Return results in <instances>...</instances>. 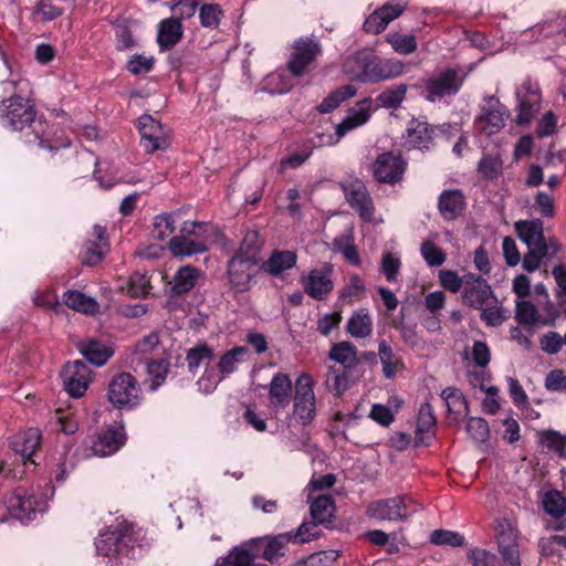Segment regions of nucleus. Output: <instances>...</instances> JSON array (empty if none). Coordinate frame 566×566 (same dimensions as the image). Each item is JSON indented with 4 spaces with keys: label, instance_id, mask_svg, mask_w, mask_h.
Masks as SVG:
<instances>
[{
    "label": "nucleus",
    "instance_id": "1",
    "mask_svg": "<svg viewBox=\"0 0 566 566\" xmlns=\"http://www.w3.org/2000/svg\"><path fill=\"white\" fill-rule=\"evenodd\" d=\"M4 91L15 93L1 105V123L12 130L23 132L29 129L33 138L28 143H36L39 147L55 150L60 147H69L70 142H59L51 137V130L46 122L36 117V111L32 101L27 96L30 92V83L27 80H10L3 83Z\"/></svg>",
    "mask_w": 566,
    "mask_h": 566
},
{
    "label": "nucleus",
    "instance_id": "2",
    "mask_svg": "<svg viewBox=\"0 0 566 566\" xmlns=\"http://www.w3.org/2000/svg\"><path fill=\"white\" fill-rule=\"evenodd\" d=\"M53 495L54 488L49 484L44 490L40 485L30 489L19 486L6 499L4 504L12 517L30 522L48 510V503Z\"/></svg>",
    "mask_w": 566,
    "mask_h": 566
},
{
    "label": "nucleus",
    "instance_id": "3",
    "mask_svg": "<svg viewBox=\"0 0 566 566\" xmlns=\"http://www.w3.org/2000/svg\"><path fill=\"white\" fill-rule=\"evenodd\" d=\"M360 66L348 65V71L356 81L363 83H377L400 76L405 72V64L396 59L381 60L370 51L364 49L355 57Z\"/></svg>",
    "mask_w": 566,
    "mask_h": 566
},
{
    "label": "nucleus",
    "instance_id": "4",
    "mask_svg": "<svg viewBox=\"0 0 566 566\" xmlns=\"http://www.w3.org/2000/svg\"><path fill=\"white\" fill-rule=\"evenodd\" d=\"M420 510V505L410 496H394L369 504L367 514L380 521H402Z\"/></svg>",
    "mask_w": 566,
    "mask_h": 566
},
{
    "label": "nucleus",
    "instance_id": "5",
    "mask_svg": "<svg viewBox=\"0 0 566 566\" xmlns=\"http://www.w3.org/2000/svg\"><path fill=\"white\" fill-rule=\"evenodd\" d=\"M126 441L124 426L120 421H114L105 430L99 432L95 438L85 441V457H109L116 453Z\"/></svg>",
    "mask_w": 566,
    "mask_h": 566
},
{
    "label": "nucleus",
    "instance_id": "6",
    "mask_svg": "<svg viewBox=\"0 0 566 566\" xmlns=\"http://www.w3.org/2000/svg\"><path fill=\"white\" fill-rule=\"evenodd\" d=\"M293 416L302 426L311 424L316 416L314 381L306 373L301 374L295 382Z\"/></svg>",
    "mask_w": 566,
    "mask_h": 566
},
{
    "label": "nucleus",
    "instance_id": "7",
    "mask_svg": "<svg viewBox=\"0 0 566 566\" xmlns=\"http://www.w3.org/2000/svg\"><path fill=\"white\" fill-rule=\"evenodd\" d=\"M495 538L504 566H521L518 531L511 520H499L495 526Z\"/></svg>",
    "mask_w": 566,
    "mask_h": 566
},
{
    "label": "nucleus",
    "instance_id": "8",
    "mask_svg": "<svg viewBox=\"0 0 566 566\" xmlns=\"http://www.w3.org/2000/svg\"><path fill=\"white\" fill-rule=\"evenodd\" d=\"M334 266L323 263L319 268L311 269L301 275L300 282L304 292L316 301H324L334 290Z\"/></svg>",
    "mask_w": 566,
    "mask_h": 566
},
{
    "label": "nucleus",
    "instance_id": "9",
    "mask_svg": "<svg viewBox=\"0 0 566 566\" xmlns=\"http://www.w3.org/2000/svg\"><path fill=\"white\" fill-rule=\"evenodd\" d=\"M108 400L117 408H133L140 402V389L128 373L116 375L108 386Z\"/></svg>",
    "mask_w": 566,
    "mask_h": 566
},
{
    "label": "nucleus",
    "instance_id": "10",
    "mask_svg": "<svg viewBox=\"0 0 566 566\" xmlns=\"http://www.w3.org/2000/svg\"><path fill=\"white\" fill-rule=\"evenodd\" d=\"M465 75L457 69H447L432 75L424 85L428 101L436 102L442 97L457 94L464 82Z\"/></svg>",
    "mask_w": 566,
    "mask_h": 566
},
{
    "label": "nucleus",
    "instance_id": "11",
    "mask_svg": "<svg viewBox=\"0 0 566 566\" xmlns=\"http://www.w3.org/2000/svg\"><path fill=\"white\" fill-rule=\"evenodd\" d=\"M507 112L504 105L494 97L489 96L481 106L480 114L475 118V128L486 136L497 134L505 126Z\"/></svg>",
    "mask_w": 566,
    "mask_h": 566
},
{
    "label": "nucleus",
    "instance_id": "12",
    "mask_svg": "<svg viewBox=\"0 0 566 566\" xmlns=\"http://www.w3.org/2000/svg\"><path fill=\"white\" fill-rule=\"evenodd\" d=\"M140 144L147 153L164 150L169 147V137L161 123L148 114L138 118Z\"/></svg>",
    "mask_w": 566,
    "mask_h": 566
},
{
    "label": "nucleus",
    "instance_id": "13",
    "mask_svg": "<svg viewBox=\"0 0 566 566\" xmlns=\"http://www.w3.org/2000/svg\"><path fill=\"white\" fill-rule=\"evenodd\" d=\"M259 270V263L241 259V256H231L228 261V280L231 289L235 293L248 292L252 286V280Z\"/></svg>",
    "mask_w": 566,
    "mask_h": 566
},
{
    "label": "nucleus",
    "instance_id": "14",
    "mask_svg": "<svg viewBox=\"0 0 566 566\" xmlns=\"http://www.w3.org/2000/svg\"><path fill=\"white\" fill-rule=\"evenodd\" d=\"M65 390L71 397H82L91 381V369L82 360L67 363L62 371Z\"/></svg>",
    "mask_w": 566,
    "mask_h": 566
},
{
    "label": "nucleus",
    "instance_id": "15",
    "mask_svg": "<svg viewBox=\"0 0 566 566\" xmlns=\"http://www.w3.org/2000/svg\"><path fill=\"white\" fill-rule=\"evenodd\" d=\"M345 198L349 206L357 211L359 217L367 222L374 218V202L373 199L360 180L348 181L343 185Z\"/></svg>",
    "mask_w": 566,
    "mask_h": 566
},
{
    "label": "nucleus",
    "instance_id": "16",
    "mask_svg": "<svg viewBox=\"0 0 566 566\" xmlns=\"http://www.w3.org/2000/svg\"><path fill=\"white\" fill-rule=\"evenodd\" d=\"M462 298L467 305L476 310L490 303H496V297L488 282L471 273L465 274Z\"/></svg>",
    "mask_w": 566,
    "mask_h": 566
},
{
    "label": "nucleus",
    "instance_id": "17",
    "mask_svg": "<svg viewBox=\"0 0 566 566\" xmlns=\"http://www.w3.org/2000/svg\"><path fill=\"white\" fill-rule=\"evenodd\" d=\"M406 166L407 164L400 155L384 153L377 157L374 164V176L380 182L394 185L402 179Z\"/></svg>",
    "mask_w": 566,
    "mask_h": 566
},
{
    "label": "nucleus",
    "instance_id": "18",
    "mask_svg": "<svg viewBox=\"0 0 566 566\" xmlns=\"http://www.w3.org/2000/svg\"><path fill=\"white\" fill-rule=\"evenodd\" d=\"M319 43L313 39H300L294 44V52L289 61V71L294 76L304 74L306 67L319 54Z\"/></svg>",
    "mask_w": 566,
    "mask_h": 566
},
{
    "label": "nucleus",
    "instance_id": "19",
    "mask_svg": "<svg viewBox=\"0 0 566 566\" xmlns=\"http://www.w3.org/2000/svg\"><path fill=\"white\" fill-rule=\"evenodd\" d=\"M41 431L38 428H30L14 434L10 440L11 449L21 458L23 465L31 467L34 464L32 455L40 446Z\"/></svg>",
    "mask_w": 566,
    "mask_h": 566
},
{
    "label": "nucleus",
    "instance_id": "20",
    "mask_svg": "<svg viewBox=\"0 0 566 566\" xmlns=\"http://www.w3.org/2000/svg\"><path fill=\"white\" fill-rule=\"evenodd\" d=\"M251 541H255L256 556H259L260 551L263 548L261 556L271 563L276 562L280 557L284 556L286 545L292 543L291 535L287 532L275 536L256 537Z\"/></svg>",
    "mask_w": 566,
    "mask_h": 566
},
{
    "label": "nucleus",
    "instance_id": "21",
    "mask_svg": "<svg viewBox=\"0 0 566 566\" xmlns=\"http://www.w3.org/2000/svg\"><path fill=\"white\" fill-rule=\"evenodd\" d=\"M292 398V381L286 374L276 373L269 385V401L273 410L285 409Z\"/></svg>",
    "mask_w": 566,
    "mask_h": 566
},
{
    "label": "nucleus",
    "instance_id": "22",
    "mask_svg": "<svg viewBox=\"0 0 566 566\" xmlns=\"http://www.w3.org/2000/svg\"><path fill=\"white\" fill-rule=\"evenodd\" d=\"M373 112V99H361L359 103L356 104L355 107H353L348 112L347 116L336 126L337 136L343 137L349 130L366 124L369 120Z\"/></svg>",
    "mask_w": 566,
    "mask_h": 566
},
{
    "label": "nucleus",
    "instance_id": "23",
    "mask_svg": "<svg viewBox=\"0 0 566 566\" xmlns=\"http://www.w3.org/2000/svg\"><path fill=\"white\" fill-rule=\"evenodd\" d=\"M255 557V541H248L233 547L228 555L219 559L221 566H266L254 563Z\"/></svg>",
    "mask_w": 566,
    "mask_h": 566
},
{
    "label": "nucleus",
    "instance_id": "24",
    "mask_svg": "<svg viewBox=\"0 0 566 566\" xmlns=\"http://www.w3.org/2000/svg\"><path fill=\"white\" fill-rule=\"evenodd\" d=\"M208 237L192 239L185 235H176L169 241V250L174 256H191L205 253L208 250Z\"/></svg>",
    "mask_w": 566,
    "mask_h": 566
},
{
    "label": "nucleus",
    "instance_id": "25",
    "mask_svg": "<svg viewBox=\"0 0 566 566\" xmlns=\"http://www.w3.org/2000/svg\"><path fill=\"white\" fill-rule=\"evenodd\" d=\"M514 230L528 249H537L545 237L544 224L539 219L516 221Z\"/></svg>",
    "mask_w": 566,
    "mask_h": 566
},
{
    "label": "nucleus",
    "instance_id": "26",
    "mask_svg": "<svg viewBox=\"0 0 566 566\" xmlns=\"http://www.w3.org/2000/svg\"><path fill=\"white\" fill-rule=\"evenodd\" d=\"M164 353V348L159 340V335L157 333H150L149 335L144 336L140 340L136 343L132 350V360L134 364H144L148 360L154 359L155 356H159Z\"/></svg>",
    "mask_w": 566,
    "mask_h": 566
},
{
    "label": "nucleus",
    "instance_id": "27",
    "mask_svg": "<svg viewBox=\"0 0 566 566\" xmlns=\"http://www.w3.org/2000/svg\"><path fill=\"white\" fill-rule=\"evenodd\" d=\"M184 28L178 19L169 18L159 22L157 28V42L160 49L169 50L181 39Z\"/></svg>",
    "mask_w": 566,
    "mask_h": 566
},
{
    "label": "nucleus",
    "instance_id": "28",
    "mask_svg": "<svg viewBox=\"0 0 566 566\" xmlns=\"http://www.w3.org/2000/svg\"><path fill=\"white\" fill-rule=\"evenodd\" d=\"M297 254L289 250H275L270 258L262 264V269L272 276H279L284 271L296 265Z\"/></svg>",
    "mask_w": 566,
    "mask_h": 566
},
{
    "label": "nucleus",
    "instance_id": "29",
    "mask_svg": "<svg viewBox=\"0 0 566 566\" xmlns=\"http://www.w3.org/2000/svg\"><path fill=\"white\" fill-rule=\"evenodd\" d=\"M436 424V417L430 403H422L419 409L416 430V444L428 446L432 438V428Z\"/></svg>",
    "mask_w": 566,
    "mask_h": 566
},
{
    "label": "nucleus",
    "instance_id": "30",
    "mask_svg": "<svg viewBox=\"0 0 566 566\" xmlns=\"http://www.w3.org/2000/svg\"><path fill=\"white\" fill-rule=\"evenodd\" d=\"M432 142V133L428 123L411 120L407 128L406 144L416 149H428Z\"/></svg>",
    "mask_w": 566,
    "mask_h": 566
},
{
    "label": "nucleus",
    "instance_id": "31",
    "mask_svg": "<svg viewBox=\"0 0 566 566\" xmlns=\"http://www.w3.org/2000/svg\"><path fill=\"white\" fill-rule=\"evenodd\" d=\"M560 30L562 25L557 21L541 22L523 31L522 41L538 42L548 38H557L558 40H562L565 38V34H563Z\"/></svg>",
    "mask_w": 566,
    "mask_h": 566
},
{
    "label": "nucleus",
    "instance_id": "32",
    "mask_svg": "<svg viewBox=\"0 0 566 566\" xmlns=\"http://www.w3.org/2000/svg\"><path fill=\"white\" fill-rule=\"evenodd\" d=\"M464 209V198L459 190L443 191L439 198V210L447 220L459 217Z\"/></svg>",
    "mask_w": 566,
    "mask_h": 566
},
{
    "label": "nucleus",
    "instance_id": "33",
    "mask_svg": "<svg viewBox=\"0 0 566 566\" xmlns=\"http://www.w3.org/2000/svg\"><path fill=\"white\" fill-rule=\"evenodd\" d=\"M63 303L70 308L84 314L94 315L99 310V304L94 297L75 290H69L63 294Z\"/></svg>",
    "mask_w": 566,
    "mask_h": 566
},
{
    "label": "nucleus",
    "instance_id": "34",
    "mask_svg": "<svg viewBox=\"0 0 566 566\" xmlns=\"http://www.w3.org/2000/svg\"><path fill=\"white\" fill-rule=\"evenodd\" d=\"M78 350L91 364L97 367L105 365L113 355L109 346L93 339L78 344Z\"/></svg>",
    "mask_w": 566,
    "mask_h": 566
},
{
    "label": "nucleus",
    "instance_id": "35",
    "mask_svg": "<svg viewBox=\"0 0 566 566\" xmlns=\"http://www.w3.org/2000/svg\"><path fill=\"white\" fill-rule=\"evenodd\" d=\"M347 332L356 338H366L370 336L373 332V319L369 311L366 308H358L355 311L348 322Z\"/></svg>",
    "mask_w": 566,
    "mask_h": 566
},
{
    "label": "nucleus",
    "instance_id": "36",
    "mask_svg": "<svg viewBox=\"0 0 566 566\" xmlns=\"http://www.w3.org/2000/svg\"><path fill=\"white\" fill-rule=\"evenodd\" d=\"M93 234L96 241L87 242L85 245L86 256L84 262L88 265H95L98 263L108 251V243L105 237V229L101 226H95Z\"/></svg>",
    "mask_w": 566,
    "mask_h": 566
},
{
    "label": "nucleus",
    "instance_id": "37",
    "mask_svg": "<svg viewBox=\"0 0 566 566\" xmlns=\"http://www.w3.org/2000/svg\"><path fill=\"white\" fill-rule=\"evenodd\" d=\"M186 359L189 371L195 375L199 369H205L214 363V354L212 348L200 344L188 350Z\"/></svg>",
    "mask_w": 566,
    "mask_h": 566
},
{
    "label": "nucleus",
    "instance_id": "38",
    "mask_svg": "<svg viewBox=\"0 0 566 566\" xmlns=\"http://www.w3.org/2000/svg\"><path fill=\"white\" fill-rule=\"evenodd\" d=\"M249 356V349L245 346H238L226 352L218 360L217 367L220 373L227 377L238 370L240 364L245 361Z\"/></svg>",
    "mask_w": 566,
    "mask_h": 566
},
{
    "label": "nucleus",
    "instance_id": "39",
    "mask_svg": "<svg viewBox=\"0 0 566 566\" xmlns=\"http://www.w3.org/2000/svg\"><path fill=\"white\" fill-rule=\"evenodd\" d=\"M201 276V271L186 265L180 268L174 275L172 291L176 294H184L192 290Z\"/></svg>",
    "mask_w": 566,
    "mask_h": 566
},
{
    "label": "nucleus",
    "instance_id": "40",
    "mask_svg": "<svg viewBox=\"0 0 566 566\" xmlns=\"http://www.w3.org/2000/svg\"><path fill=\"white\" fill-rule=\"evenodd\" d=\"M328 357L347 369L353 368L358 363L356 348L349 342L333 345Z\"/></svg>",
    "mask_w": 566,
    "mask_h": 566
},
{
    "label": "nucleus",
    "instance_id": "41",
    "mask_svg": "<svg viewBox=\"0 0 566 566\" xmlns=\"http://www.w3.org/2000/svg\"><path fill=\"white\" fill-rule=\"evenodd\" d=\"M378 355L382 366L384 376L388 379H392L402 366L400 358L392 352L390 345L385 340L379 343Z\"/></svg>",
    "mask_w": 566,
    "mask_h": 566
},
{
    "label": "nucleus",
    "instance_id": "42",
    "mask_svg": "<svg viewBox=\"0 0 566 566\" xmlns=\"http://www.w3.org/2000/svg\"><path fill=\"white\" fill-rule=\"evenodd\" d=\"M357 90L354 85L348 84L342 86L328 94L317 106V109L323 114L331 113L336 109L343 102L355 96Z\"/></svg>",
    "mask_w": 566,
    "mask_h": 566
},
{
    "label": "nucleus",
    "instance_id": "43",
    "mask_svg": "<svg viewBox=\"0 0 566 566\" xmlns=\"http://www.w3.org/2000/svg\"><path fill=\"white\" fill-rule=\"evenodd\" d=\"M292 85L289 72L276 70L264 78L263 90L270 94H284L291 90Z\"/></svg>",
    "mask_w": 566,
    "mask_h": 566
},
{
    "label": "nucleus",
    "instance_id": "44",
    "mask_svg": "<svg viewBox=\"0 0 566 566\" xmlns=\"http://www.w3.org/2000/svg\"><path fill=\"white\" fill-rule=\"evenodd\" d=\"M260 249L259 233L256 231H248L232 256H241V259L259 263Z\"/></svg>",
    "mask_w": 566,
    "mask_h": 566
},
{
    "label": "nucleus",
    "instance_id": "45",
    "mask_svg": "<svg viewBox=\"0 0 566 566\" xmlns=\"http://www.w3.org/2000/svg\"><path fill=\"white\" fill-rule=\"evenodd\" d=\"M515 319L520 324L527 325L531 327L542 325L541 312L530 301H516Z\"/></svg>",
    "mask_w": 566,
    "mask_h": 566
},
{
    "label": "nucleus",
    "instance_id": "46",
    "mask_svg": "<svg viewBox=\"0 0 566 566\" xmlns=\"http://www.w3.org/2000/svg\"><path fill=\"white\" fill-rule=\"evenodd\" d=\"M144 364L146 365L148 376L151 379L149 389L155 391L166 379L169 371V361L167 358L160 357L158 359L154 358Z\"/></svg>",
    "mask_w": 566,
    "mask_h": 566
},
{
    "label": "nucleus",
    "instance_id": "47",
    "mask_svg": "<svg viewBox=\"0 0 566 566\" xmlns=\"http://www.w3.org/2000/svg\"><path fill=\"white\" fill-rule=\"evenodd\" d=\"M478 170L485 179H496L503 171V160L501 155L499 153L484 154L479 161Z\"/></svg>",
    "mask_w": 566,
    "mask_h": 566
},
{
    "label": "nucleus",
    "instance_id": "48",
    "mask_svg": "<svg viewBox=\"0 0 566 566\" xmlns=\"http://www.w3.org/2000/svg\"><path fill=\"white\" fill-rule=\"evenodd\" d=\"M335 506L333 499L327 495L318 496L311 504V514L316 523H331Z\"/></svg>",
    "mask_w": 566,
    "mask_h": 566
},
{
    "label": "nucleus",
    "instance_id": "49",
    "mask_svg": "<svg viewBox=\"0 0 566 566\" xmlns=\"http://www.w3.org/2000/svg\"><path fill=\"white\" fill-rule=\"evenodd\" d=\"M118 290L126 292L133 297L146 296L150 291L147 273H134L127 281H125V285H118Z\"/></svg>",
    "mask_w": 566,
    "mask_h": 566
},
{
    "label": "nucleus",
    "instance_id": "50",
    "mask_svg": "<svg viewBox=\"0 0 566 566\" xmlns=\"http://www.w3.org/2000/svg\"><path fill=\"white\" fill-rule=\"evenodd\" d=\"M407 88L406 84H397L388 87L378 95V106L384 108L399 107L406 97Z\"/></svg>",
    "mask_w": 566,
    "mask_h": 566
},
{
    "label": "nucleus",
    "instance_id": "51",
    "mask_svg": "<svg viewBox=\"0 0 566 566\" xmlns=\"http://www.w3.org/2000/svg\"><path fill=\"white\" fill-rule=\"evenodd\" d=\"M441 398L446 402L447 409L450 413L459 416L467 411V400L458 388L448 387L442 390Z\"/></svg>",
    "mask_w": 566,
    "mask_h": 566
},
{
    "label": "nucleus",
    "instance_id": "52",
    "mask_svg": "<svg viewBox=\"0 0 566 566\" xmlns=\"http://www.w3.org/2000/svg\"><path fill=\"white\" fill-rule=\"evenodd\" d=\"M119 541V534L116 528L108 527L101 531L95 538V547L99 555L108 556L116 551Z\"/></svg>",
    "mask_w": 566,
    "mask_h": 566
},
{
    "label": "nucleus",
    "instance_id": "53",
    "mask_svg": "<svg viewBox=\"0 0 566 566\" xmlns=\"http://www.w3.org/2000/svg\"><path fill=\"white\" fill-rule=\"evenodd\" d=\"M223 17V10L218 3H203L199 8L200 24L207 29H217Z\"/></svg>",
    "mask_w": 566,
    "mask_h": 566
},
{
    "label": "nucleus",
    "instance_id": "54",
    "mask_svg": "<svg viewBox=\"0 0 566 566\" xmlns=\"http://www.w3.org/2000/svg\"><path fill=\"white\" fill-rule=\"evenodd\" d=\"M223 378L224 376L220 373V369L213 363L203 369L202 375L197 380V386L201 392L211 394Z\"/></svg>",
    "mask_w": 566,
    "mask_h": 566
},
{
    "label": "nucleus",
    "instance_id": "55",
    "mask_svg": "<svg viewBox=\"0 0 566 566\" xmlns=\"http://www.w3.org/2000/svg\"><path fill=\"white\" fill-rule=\"evenodd\" d=\"M388 43L399 54H410L417 50V40L412 34L388 33Z\"/></svg>",
    "mask_w": 566,
    "mask_h": 566
},
{
    "label": "nucleus",
    "instance_id": "56",
    "mask_svg": "<svg viewBox=\"0 0 566 566\" xmlns=\"http://www.w3.org/2000/svg\"><path fill=\"white\" fill-rule=\"evenodd\" d=\"M151 234L158 240H165L176 229V219L172 213H161L154 218Z\"/></svg>",
    "mask_w": 566,
    "mask_h": 566
},
{
    "label": "nucleus",
    "instance_id": "57",
    "mask_svg": "<svg viewBox=\"0 0 566 566\" xmlns=\"http://www.w3.org/2000/svg\"><path fill=\"white\" fill-rule=\"evenodd\" d=\"M543 506L547 514L559 518L566 513V500L558 491H549L543 497Z\"/></svg>",
    "mask_w": 566,
    "mask_h": 566
},
{
    "label": "nucleus",
    "instance_id": "58",
    "mask_svg": "<svg viewBox=\"0 0 566 566\" xmlns=\"http://www.w3.org/2000/svg\"><path fill=\"white\" fill-rule=\"evenodd\" d=\"M539 443L562 458L566 455V438L557 431L542 432L539 434Z\"/></svg>",
    "mask_w": 566,
    "mask_h": 566
},
{
    "label": "nucleus",
    "instance_id": "59",
    "mask_svg": "<svg viewBox=\"0 0 566 566\" xmlns=\"http://www.w3.org/2000/svg\"><path fill=\"white\" fill-rule=\"evenodd\" d=\"M400 268L401 260L399 255L391 252L382 255L380 270L388 282L395 283L398 281Z\"/></svg>",
    "mask_w": 566,
    "mask_h": 566
},
{
    "label": "nucleus",
    "instance_id": "60",
    "mask_svg": "<svg viewBox=\"0 0 566 566\" xmlns=\"http://www.w3.org/2000/svg\"><path fill=\"white\" fill-rule=\"evenodd\" d=\"M479 310L481 311V318L492 327L502 325L506 318L505 312L497 300L496 303H490Z\"/></svg>",
    "mask_w": 566,
    "mask_h": 566
},
{
    "label": "nucleus",
    "instance_id": "61",
    "mask_svg": "<svg viewBox=\"0 0 566 566\" xmlns=\"http://www.w3.org/2000/svg\"><path fill=\"white\" fill-rule=\"evenodd\" d=\"M154 63L155 60L151 55L134 54L127 61L126 66L133 75H144L153 70Z\"/></svg>",
    "mask_w": 566,
    "mask_h": 566
},
{
    "label": "nucleus",
    "instance_id": "62",
    "mask_svg": "<svg viewBox=\"0 0 566 566\" xmlns=\"http://www.w3.org/2000/svg\"><path fill=\"white\" fill-rule=\"evenodd\" d=\"M366 286L363 279L354 274L349 277L348 283L340 291L339 297L342 300L352 302L353 300H359L365 293Z\"/></svg>",
    "mask_w": 566,
    "mask_h": 566
},
{
    "label": "nucleus",
    "instance_id": "63",
    "mask_svg": "<svg viewBox=\"0 0 566 566\" xmlns=\"http://www.w3.org/2000/svg\"><path fill=\"white\" fill-rule=\"evenodd\" d=\"M420 253L429 266H440L446 261L442 250L431 241H423L421 243Z\"/></svg>",
    "mask_w": 566,
    "mask_h": 566
},
{
    "label": "nucleus",
    "instance_id": "64",
    "mask_svg": "<svg viewBox=\"0 0 566 566\" xmlns=\"http://www.w3.org/2000/svg\"><path fill=\"white\" fill-rule=\"evenodd\" d=\"M467 431L478 443L485 442L490 434L488 422L480 417H472L468 420Z\"/></svg>",
    "mask_w": 566,
    "mask_h": 566
}]
</instances>
